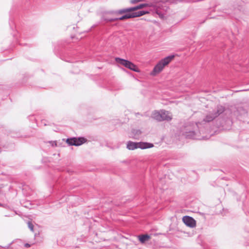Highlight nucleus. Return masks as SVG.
Listing matches in <instances>:
<instances>
[{
    "mask_svg": "<svg viewBox=\"0 0 249 249\" xmlns=\"http://www.w3.org/2000/svg\"><path fill=\"white\" fill-rule=\"evenodd\" d=\"M225 110V108L222 106H218L216 110H213L212 113H210L206 115V117L200 123H192V125L194 128H197L198 131L189 130L186 132L184 134L185 137L187 139H193L196 140H205L207 139L206 137L200 136L201 132L203 133V128L201 127L202 124L203 123H209L212 121L214 118L222 114Z\"/></svg>",
    "mask_w": 249,
    "mask_h": 249,
    "instance_id": "1",
    "label": "nucleus"
},
{
    "mask_svg": "<svg viewBox=\"0 0 249 249\" xmlns=\"http://www.w3.org/2000/svg\"><path fill=\"white\" fill-rule=\"evenodd\" d=\"M174 55H169L163 59H162L159 63L154 67L151 74L155 75L160 72L163 69L164 67L167 65L174 58Z\"/></svg>",
    "mask_w": 249,
    "mask_h": 249,
    "instance_id": "2",
    "label": "nucleus"
},
{
    "mask_svg": "<svg viewBox=\"0 0 249 249\" xmlns=\"http://www.w3.org/2000/svg\"><path fill=\"white\" fill-rule=\"evenodd\" d=\"M154 146L153 144L151 143L146 142H132L129 141L127 142L126 147L128 149L130 150H133L137 148H141L142 149H144L146 148H149Z\"/></svg>",
    "mask_w": 249,
    "mask_h": 249,
    "instance_id": "3",
    "label": "nucleus"
},
{
    "mask_svg": "<svg viewBox=\"0 0 249 249\" xmlns=\"http://www.w3.org/2000/svg\"><path fill=\"white\" fill-rule=\"evenodd\" d=\"M148 6V4L147 3H142L140 4L139 5H137L135 7H130L127 8L122 9L118 11H111L108 12V14L112 15H118V14H122L125 13L133 12L136 11L138 9H142L145 7H147Z\"/></svg>",
    "mask_w": 249,
    "mask_h": 249,
    "instance_id": "4",
    "label": "nucleus"
},
{
    "mask_svg": "<svg viewBox=\"0 0 249 249\" xmlns=\"http://www.w3.org/2000/svg\"><path fill=\"white\" fill-rule=\"evenodd\" d=\"M115 60L116 62L122 65L126 68H128L134 71H139L138 67L135 64L128 60L122 59L119 57H116L115 58Z\"/></svg>",
    "mask_w": 249,
    "mask_h": 249,
    "instance_id": "5",
    "label": "nucleus"
},
{
    "mask_svg": "<svg viewBox=\"0 0 249 249\" xmlns=\"http://www.w3.org/2000/svg\"><path fill=\"white\" fill-rule=\"evenodd\" d=\"M147 13H148V12L147 11L141 10L132 13L126 14L122 17L117 18V20H123L127 18L139 17Z\"/></svg>",
    "mask_w": 249,
    "mask_h": 249,
    "instance_id": "6",
    "label": "nucleus"
},
{
    "mask_svg": "<svg viewBox=\"0 0 249 249\" xmlns=\"http://www.w3.org/2000/svg\"><path fill=\"white\" fill-rule=\"evenodd\" d=\"M87 140L83 137L71 138L66 140V142L69 145L79 146L86 142Z\"/></svg>",
    "mask_w": 249,
    "mask_h": 249,
    "instance_id": "7",
    "label": "nucleus"
},
{
    "mask_svg": "<svg viewBox=\"0 0 249 249\" xmlns=\"http://www.w3.org/2000/svg\"><path fill=\"white\" fill-rule=\"evenodd\" d=\"M182 221L186 226L190 228H194L196 226V220L191 216H183L182 218Z\"/></svg>",
    "mask_w": 249,
    "mask_h": 249,
    "instance_id": "8",
    "label": "nucleus"
},
{
    "mask_svg": "<svg viewBox=\"0 0 249 249\" xmlns=\"http://www.w3.org/2000/svg\"><path fill=\"white\" fill-rule=\"evenodd\" d=\"M170 112L167 111H165L164 110H160V115L161 118L162 119V121H170L172 119V117L170 115Z\"/></svg>",
    "mask_w": 249,
    "mask_h": 249,
    "instance_id": "9",
    "label": "nucleus"
},
{
    "mask_svg": "<svg viewBox=\"0 0 249 249\" xmlns=\"http://www.w3.org/2000/svg\"><path fill=\"white\" fill-rule=\"evenodd\" d=\"M142 132L139 129H132L131 137L135 139H138L141 135Z\"/></svg>",
    "mask_w": 249,
    "mask_h": 249,
    "instance_id": "10",
    "label": "nucleus"
},
{
    "mask_svg": "<svg viewBox=\"0 0 249 249\" xmlns=\"http://www.w3.org/2000/svg\"><path fill=\"white\" fill-rule=\"evenodd\" d=\"M152 118L154 119L157 120L158 121L160 122L162 121V119L161 118V115H160V111H155L152 113Z\"/></svg>",
    "mask_w": 249,
    "mask_h": 249,
    "instance_id": "11",
    "label": "nucleus"
},
{
    "mask_svg": "<svg viewBox=\"0 0 249 249\" xmlns=\"http://www.w3.org/2000/svg\"><path fill=\"white\" fill-rule=\"evenodd\" d=\"M139 241L142 243H144L146 241H148L150 239V236L148 234H142L138 236Z\"/></svg>",
    "mask_w": 249,
    "mask_h": 249,
    "instance_id": "12",
    "label": "nucleus"
},
{
    "mask_svg": "<svg viewBox=\"0 0 249 249\" xmlns=\"http://www.w3.org/2000/svg\"><path fill=\"white\" fill-rule=\"evenodd\" d=\"M102 20L106 21L107 22H112V21H114L117 20V18H106L104 16L102 17Z\"/></svg>",
    "mask_w": 249,
    "mask_h": 249,
    "instance_id": "13",
    "label": "nucleus"
},
{
    "mask_svg": "<svg viewBox=\"0 0 249 249\" xmlns=\"http://www.w3.org/2000/svg\"><path fill=\"white\" fill-rule=\"evenodd\" d=\"M28 226L29 228L30 229L31 231H33L34 230V225L31 222H28Z\"/></svg>",
    "mask_w": 249,
    "mask_h": 249,
    "instance_id": "14",
    "label": "nucleus"
},
{
    "mask_svg": "<svg viewBox=\"0 0 249 249\" xmlns=\"http://www.w3.org/2000/svg\"><path fill=\"white\" fill-rule=\"evenodd\" d=\"M49 143L52 145V146H57V142L56 141H50L49 142Z\"/></svg>",
    "mask_w": 249,
    "mask_h": 249,
    "instance_id": "15",
    "label": "nucleus"
},
{
    "mask_svg": "<svg viewBox=\"0 0 249 249\" xmlns=\"http://www.w3.org/2000/svg\"><path fill=\"white\" fill-rule=\"evenodd\" d=\"M25 247H26V248L30 247V245L28 243H26L25 244Z\"/></svg>",
    "mask_w": 249,
    "mask_h": 249,
    "instance_id": "16",
    "label": "nucleus"
},
{
    "mask_svg": "<svg viewBox=\"0 0 249 249\" xmlns=\"http://www.w3.org/2000/svg\"><path fill=\"white\" fill-rule=\"evenodd\" d=\"M157 13L160 15V13H159L158 11L157 12Z\"/></svg>",
    "mask_w": 249,
    "mask_h": 249,
    "instance_id": "17",
    "label": "nucleus"
}]
</instances>
